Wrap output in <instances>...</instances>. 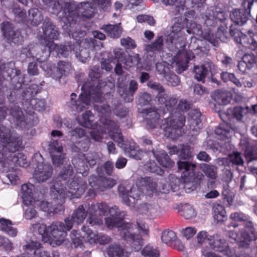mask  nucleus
I'll list each match as a JSON object with an SVG mask.
<instances>
[{
  "label": "nucleus",
  "instance_id": "37",
  "mask_svg": "<svg viewBox=\"0 0 257 257\" xmlns=\"http://www.w3.org/2000/svg\"><path fill=\"white\" fill-rule=\"evenodd\" d=\"M86 163L84 158H75L73 160V164L77 173L81 174L83 176L87 175L88 170V166L85 164Z\"/></svg>",
  "mask_w": 257,
  "mask_h": 257
},
{
  "label": "nucleus",
  "instance_id": "53",
  "mask_svg": "<svg viewBox=\"0 0 257 257\" xmlns=\"http://www.w3.org/2000/svg\"><path fill=\"white\" fill-rule=\"evenodd\" d=\"M140 59L138 55L136 54L134 56H128L125 59L124 67L125 69H127L138 65Z\"/></svg>",
  "mask_w": 257,
  "mask_h": 257
},
{
  "label": "nucleus",
  "instance_id": "26",
  "mask_svg": "<svg viewBox=\"0 0 257 257\" xmlns=\"http://www.w3.org/2000/svg\"><path fill=\"white\" fill-rule=\"evenodd\" d=\"M201 112L197 109H192L189 113L188 121L190 129L193 131L198 132L202 127L200 119Z\"/></svg>",
  "mask_w": 257,
  "mask_h": 257
},
{
  "label": "nucleus",
  "instance_id": "62",
  "mask_svg": "<svg viewBox=\"0 0 257 257\" xmlns=\"http://www.w3.org/2000/svg\"><path fill=\"white\" fill-rule=\"evenodd\" d=\"M70 237L72 240L73 243L76 245L78 246L82 243V238H86L85 234L82 237L80 233L76 230H73L70 233Z\"/></svg>",
  "mask_w": 257,
  "mask_h": 257
},
{
  "label": "nucleus",
  "instance_id": "8",
  "mask_svg": "<svg viewBox=\"0 0 257 257\" xmlns=\"http://www.w3.org/2000/svg\"><path fill=\"white\" fill-rule=\"evenodd\" d=\"M94 109L99 113V120L103 125V127L108 130V133L110 138L112 139L117 145L121 148H124L123 139L118 124L113 121L108 119L111 114V109L108 104L95 105Z\"/></svg>",
  "mask_w": 257,
  "mask_h": 257
},
{
  "label": "nucleus",
  "instance_id": "35",
  "mask_svg": "<svg viewBox=\"0 0 257 257\" xmlns=\"http://www.w3.org/2000/svg\"><path fill=\"white\" fill-rule=\"evenodd\" d=\"M215 101L219 105H226L230 101L229 93L226 91L217 90L213 94Z\"/></svg>",
  "mask_w": 257,
  "mask_h": 257
},
{
  "label": "nucleus",
  "instance_id": "24",
  "mask_svg": "<svg viewBox=\"0 0 257 257\" xmlns=\"http://www.w3.org/2000/svg\"><path fill=\"white\" fill-rule=\"evenodd\" d=\"M249 13L245 10L235 9L230 14L231 20L235 24L242 26L248 21Z\"/></svg>",
  "mask_w": 257,
  "mask_h": 257
},
{
  "label": "nucleus",
  "instance_id": "43",
  "mask_svg": "<svg viewBox=\"0 0 257 257\" xmlns=\"http://www.w3.org/2000/svg\"><path fill=\"white\" fill-rule=\"evenodd\" d=\"M179 212L180 215L186 219H191L196 215L194 209L188 204L182 205Z\"/></svg>",
  "mask_w": 257,
  "mask_h": 257
},
{
  "label": "nucleus",
  "instance_id": "12",
  "mask_svg": "<svg viewBox=\"0 0 257 257\" xmlns=\"http://www.w3.org/2000/svg\"><path fill=\"white\" fill-rule=\"evenodd\" d=\"M72 228V221L67 217L64 222H58L52 223L49 226L50 237L57 245H60L65 240L67 231Z\"/></svg>",
  "mask_w": 257,
  "mask_h": 257
},
{
  "label": "nucleus",
  "instance_id": "56",
  "mask_svg": "<svg viewBox=\"0 0 257 257\" xmlns=\"http://www.w3.org/2000/svg\"><path fill=\"white\" fill-rule=\"evenodd\" d=\"M145 169L152 173H156L159 175H162L164 173V171L159 166H158L155 162H150L145 165Z\"/></svg>",
  "mask_w": 257,
  "mask_h": 257
},
{
  "label": "nucleus",
  "instance_id": "21",
  "mask_svg": "<svg viewBox=\"0 0 257 257\" xmlns=\"http://www.w3.org/2000/svg\"><path fill=\"white\" fill-rule=\"evenodd\" d=\"M53 172V169L50 164H39L34 173V178L38 182H43L49 179Z\"/></svg>",
  "mask_w": 257,
  "mask_h": 257
},
{
  "label": "nucleus",
  "instance_id": "36",
  "mask_svg": "<svg viewBox=\"0 0 257 257\" xmlns=\"http://www.w3.org/2000/svg\"><path fill=\"white\" fill-rule=\"evenodd\" d=\"M89 184L90 188L89 189L88 195L93 197L96 195L97 191H103V189L98 184V178L94 176H91L89 178Z\"/></svg>",
  "mask_w": 257,
  "mask_h": 257
},
{
  "label": "nucleus",
  "instance_id": "22",
  "mask_svg": "<svg viewBox=\"0 0 257 257\" xmlns=\"http://www.w3.org/2000/svg\"><path fill=\"white\" fill-rule=\"evenodd\" d=\"M72 68L71 64L69 61H60L56 67L54 68L50 72V76L56 80H59L64 76H66Z\"/></svg>",
  "mask_w": 257,
  "mask_h": 257
},
{
  "label": "nucleus",
  "instance_id": "51",
  "mask_svg": "<svg viewBox=\"0 0 257 257\" xmlns=\"http://www.w3.org/2000/svg\"><path fill=\"white\" fill-rule=\"evenodd\" d=\"M240 43L246 47L254 51L257 49V42L252 38H248L246 36L242 37L240 39Z\"/></svg>",
  "mask_w": 257,
  "mask_h": 257
},
{
  "label": "nucleus",
  "instance_id": "61",
  "mask_svg": "<svg viewBox=\"0 0 257 257\" xmlns=\"http://www.w3.org/2000/svg\"><path fill=\"white\" fill-rule=\"evenodd\" d=\"M35 204L36 205H39V207L41 208V209L45 212H47L48 213L57 212V211H55V210L52 207L51 204H50L46 201L43 200L40 202L37 201L35 202V203H33L32 205Z\"/></svg>",
  "mask_w": 257,
  "mask_h": 257
},
{
  "label": "nucleus",
  "instance_id": "10",
  "mask_svg": "<svg viewBox=\"0 0 257 257\" xmlns=\"http://www.w3.org/2000/svg\"><path fill=\"white\" fill-rule=\"evenodd\" d=\"M228 236L229 238L236 241L239 247L247 248L249 242L257 239V231L253 227V223L248 221L245 224L244 230L241 231L240 235L232 230L229 231Z\"/></svg>",
  "mask_w": 257,
  "mask_h": 257
},
{
  "label": "nucleus",
  "instance_id": "39",
  "mask_svg": "<svg viewBox=\"0 0 257 257\" xmlns=\"http://www.w3.org/2000/svg\"><path fill=\"white\" fill-rule=\"evenodd\" d=\"M43 2L49 7H51L53 10V13L58 14L61 10H64V1H59L58 0H42Z\"/></svg>",
  "mask_w": 257,
  "mask_h": 257
},
{
  "label": "nucleus",
  "instance_id": "27",
  "mask_svg": "<svg viewBox=\"0 0 257 257\" xmlns=\"http://www.w3.org/2000/svg\"><path fill=\"white\" fill-rule=\"evenodd\" d=\"M108 257H128L130 253L119 244H110L106 249Z\"/></svg>",
  "mask_w": 257,
  "mask_h": 257
},
{
  "label": "nucleus",
  "instance_id": "2",
  "mask_svg": "<svg viewBox=\"0 0 257 257\" xmlns=\"http://www.w3.org/2000/svg\"><path fill=\"white\" fill-rule=\"evenodd\" d=\"M73 170L72 167L69 166L67 169L61 172L58 177V181L55 183L51 188V195L54 199L63 200L66 197L70 199L80 197L84 192L86 184L80 178H76L68 184L67 187L66 180L72 176Z\"/></svg>",
  "mask_w": 257,
  "mask_h": 257
},
{
  "label": "nucleus",
  "instance_id": "16",
  "mask_svg": "<svg viewBox=\"0 0 257 257\" xmlns=\"http://www.w3.org/2000/svg\"><path fill=\"white\" fill-rule=\"evenodd\" d=\"M213 240H210L209 244L211 247L217 251L222 252L228 257H250L248 254L238 256L228 247L227 243L224 239L217 236H213Z\"/></svg>",
  "mask_w": 257,
  "mask_h": 257
},
{
  "label": "nucleus",
  "instance_id": "4",
  "mask_svg": "<svg viewBox=\"0 0 257 257\" xmlns=\"http://www.w3.org/2000/svg\"><path fill=\"white\" fill-rule=\"evenodd\" d=\"M192 106V104L186 99L179 100L175 107V113H172V115L164 119V122L161 125L167 137L175 140L181 135L185 122V117L181 113L187 111Z\"/></svg>",
  "mask_w": 257,
  "mask_h": 257
},
{
  "label": "nucleus",
  "instance_id": "17",
  "mask_svg": "<svg viewBox=\"0 0 257 257\" xmlns=\"http://www.w3.org/2000/svg\"><path fill=\"white\" fill-rule=\"evenodd\" d=\"M81 229L85 233V237L90 244L98 243L100 245H104L111 241L109 236L102 233L93 232L88 226L84 225Z\"/></svg>",
  "mask_w": 257,
  "mask_h": 257
},
{
  "label": "nucleus",
  "instance_id": "34",
  "mask_svg": "<svg viewBox=\"0 0 257 257\" xmlns=\"http://www.w3.org/2000/svg\"><path fill=\"white\" fill-rule=\"evenodd\" d=\"M124 152L130 157L138 160H141L144 155L143 152L135 143L131 144L128 148H125Z\"/></svg>",
  "mask_w": 257,
  "mask_h": 257
},
{
  "label": "nucleus",
  "instance_id": "15",
  "mask_svg": "<svg viewBox=\"0 0 257 257\" xmlns=\"http://www.w3.org/2000/svg\"><path fill=\"white\" fill-rule=\"evenodd\" d=\"M2 30L3 35L9 43L16 44H21L23 38L19 30H15L13 25L9 22H5L2 24Z\"/></svg>",
  "mask_w": 257,
  "mask_h": 257
},
{
  "label": "nucleus",
  "instance_id": "47",
  "mask_svg": "<svg viewBox=\"0 0 257 257\" xmlns=\"http://www.w3.org/2000/svg\"><path fill=\"white\" fill-rule=\"evenodd\" d=\"M89 217L87 219V222L91 225L102 224V216H100L97 212L94 213V211L89 209Z\"/></svg>",
  "mask_w": 257,
  "mask_h": 257
},
{
  "label": "nucleus",
  "instance_id": "32",
  "mask_svg": "<svg viewBox=\"0 0 257 257\" xmlns=\"http://www.w3.org/2000/svg\"><path fill=\"white\" fill-rule=\"evenodd\" d=\"M0 229L9 235L15 237L17 234V229L12 226L11 220L4 218L0 219Z\"/></svg>",
  "mask_w": 257,
  "mask_h": 257
},
{
  "label": "nucleus",
  "instance_id": "18",
  "mask_svg": "<svg viewBox=\"0 0 257 257\" xmlns=\"http://www.w3.org/2000/svg\"><path fill=\"white\" fill-rule=\"evenodd\" d=\"M49 151L53 163L59 166L63 164L65 154L63 153V147L56 140H52L49 145Z\"/></svg>",
  "mask_w": 257,
  "mask_h": 257
},
{
  "label": "nucleus",
  "instance_id": "13",
  "mask_svg": "<svg viewBox=\"0 0 257 257\" xmlns=\"http://www.w3.org/2000/svg\"><path fill=\"white\" fill-rule=\"evenodd\" d=\"M96 102H102L103 97L102 96V93L98 90L96 93H93L89 91L88 93L81 94L78 100H75L76 98L75 93H72L71 95V104L75 107V109L78 112H80L84 109L87 108V106L90 104V96Z\"/></svg>",
  "mask_w": 257,
  "mask_h": 257
},
{
  "label": "nucleus",
  "instance_id": "19",
  "mask_svg": "<svg viewBox=\"0 0 257 257\" xmlns=\"http://www.w3.org/2000/svg\"><path fill=\"white\" fill-rule=\"evenodd\" d=\"M24 249L29 253L33 251L36 257H60L58 252L53 251L52 255L41 247V244L38 242L31 241L23 246Z\"/></svg>",
  "mask_w": 257,
  "mask_h": 257
},
{
  "label": "nucleus",
  "instance_id": "45",
  "mask_svg": "<svg viewBox=\"0 0 257 257\" xmlns=\"http://www.w3.org/2000/svg\"><path fill=\"white\" fill-rule=\"evenodd\" d=\"M142 254L145 257H159L160 251L158 247L148 244L143 249Z\"/></svg>",
  "mask_w": 257,
  "mask_h": 257
},
{
  "label": "nucleus",
  "instance_id": "40",
  "mask_svg": "<svg viewBox=\"0 0 257 257\" xmlns=\"http://www.w3.org/2000/svg\"><path fill=\"white\" fill-rule=\"evenodd\" d=\"M212 210L214 219L217 222L223 221L226 216V211L224 207L221 204H215L213 206Z\"/></svg>",
  "mask_w": 257,
  "mask_h": 257
},
{
  "label": "nucleus",
  "instance_id": "33",
  "mask_svg": "<svg viewBox=\"0 0 257 257\" xmlns=\"http://www.w3.org/2000/svg\"><path fill=\"white\" fill-rule=\"evenodd\" d=\"M87 213L82 205L79 206L78 208L73 212L71 217H69V219L72 220V225L74 222L77 224H81L85 219Z\"/></svg>",
  "mask_w": 257,
  "mask_h": 257
},
{
  "label": "nucleus",
  "instance_id": "55",
  "mask_svg": "<svg viewBox=\"0 0 257 257\" xmlns=\"http://www.w3.org/2000/svg\"><path fill=\"white\" fill-rule=\"evenodd\" d=\"M86 162L88 163L89 166H94L96 163L99 160V156L96 153H89L86 156L84 155L83 157Z\"/></svg>",
  "mask_w": 257,
  "mask_h": 257
},
{
  "label": "nucleus",
  "instance_id": "23",
  "mask_svg": "<svg viewBox=\"0 0 257 257\" xmlns=\"http://www.w3.org/2000/svg\"><path fill=\"white\" fill-rule=\"evenodd\" d=\"M157 98L159 104L164 106L168 111L172 112L175 110L178 101L176 96H169L167 94H159L157 96Z\"/></svg>",
  "mask_w": 257,
  "mask_h": 257
},
{
  "label": "nucleus",
  "instance_id": "31",
  "mask_svg": "<svg viewBox=\"0 0 257 257\" xmlns=\"http://www.w3.org/2000/svg\"><path fill=\"white\" fill-rule=\"evenodd\" d=\"M199 168L209 179L214 180L217 178V169L215 166L202 163L199 165Z\"/></svg>",
  "mask_w": 257,
  "mask_h": 257
},
{
  "label": "nucleus",
  "instance_id": "41",
  "mask_svg": "<svg viewBox=\"0 0 257 257\" xmlns=\"http://www.w3.org/2000/svg\"><path fill=\"white\" fill-rule=\"evenodd\" d=\"M249 110L248 107L236 106L233 109H228V112H231L233 118H235L238 120H241L242 117L246 114Z\"/></svg>",
  "mask_w": 257,
  "mask_h": 257
},
{
  "label": "nucleus",
  "instance_id": "60",
  "mask_svg": "<svg viewBox=\"0 0 257 257\" xmlns=\"http://www.w3.org/2000/svg\"><path fill=\"white\" fill-rule=\"evenodd\" d=\"M228 160L232 165H240L243 163L240 154L238 152H234L228 155Z\"/></svg>",
  "mask_w": 257,
  "mask_h": 257
},
{
  "label": "nucleus",
  "instance_id": "25",
  "mask_svg": "<svg viewBox=\"0 0 257 257\" xmlns=\"http://www.w3.org/2000/svg\"><path fill=\"white\" fill-rule=\"evenodd\" d=\"M34 189V186L30 183L24 184L22 186V197L25 205H32L33 203H35L33 196Z\"/></svg>",
  "mask_w": 257,
  "mask_h": 257
},
{
  "label": "nucleus",
  "instance_id": "1",
  "mask_svg": "<svg viewBox=\"0 0 257 257\" xmlns=\"http://www.w3.org/2000/svg\"><path fill=\"white\" fill-rule=\"evenodd\" d=\"M95 13V8L91 2H82L76 5L73 1L67 0L64 2V16L62 17L60 16L59 18L60 21L64 24L62 26L63 29L69 36L74 37L76 36L73 28L76 22L91 18Z\"/></svg>",
  "mask_w": 257,
  "mask_h": 257
},
{
  "label": "nucleus",
  "instance_id": "49",
  "mask_svg": "<svg viewBox=\"0 0 257 257\" xmlns=\"http://www.w3.org/2000/svg\"><path fill=\"white\" fill-rule=\"evenodd\" d=\"M179 158L182 160H189L191 158L190 147L188 145H179Z\"/></svg>",
  "mask_w": 257,
  "mask_h": 257
},
{
  "label": "nucleus",
  "instance_id": "7",
  "mask_svg": "<svg viewBox=\"0 0 257 257\" xmlns=\"http://www.w3.org/2000/svg\"><path fill=\"white\" fill-rule=\"evenodd\" d=\"M43 31L44 39L41 40V43L48 48L49 52L55 51L60 56L66 57L69 52L72 50L74 51V47L79 46L76 42L73 46L60 45L58 46L53 42V40H57L59 36V33L57 28L49 20H45L42 27Z\"/></svg>",
  "mask_w": 257,
  "mask_h": 257
},
{
  "label": "nucleus",
  "instance_id": "64",
  "mask_svg": "<svg viewBox=\"0 0 257 257\" xmlns=\"http://www.w3.org/2000/svg\"><path fill=\"white\" fill-rule=\"evenodd\" d=\"M86 132L85 130L81 128H76L69 131V135L72 138V140L77 138H82L85 136Z\"/></svg>",
  "mask_w": 257,
  "mask_h": 257
},
{
  "label": "nucleus",
  "instance_id": "46",
  "mask_svg": "<svg viewBox=\"0 0 257 257\" xmlns=\"http://www.w3.org/2000/svg\"><path fill=\"white\" fill-rule=\"evenodd\" d=\"M10 112L12 116L15 119L18 125L23 122L24 116L23 112L19 106L15 105L12 106L10 108Z\"/></svg>",
  "mask_w": 257,
  "mask_h": 257
},
{
  "label": "nucleus",
  "instance_id": "59",
  "mask_svg": "<svg viewBox=\"0 0 257 257\" xmlns=\"http://www.w3.org/2000/svg\"><path fill=\"white\" fill-rule=\"evenodd\" d=\"M115 183V181L110 178L98 179V184L101 187V188L103 189V191L105 189L112 188Z\"/></svg>",
  "mask_w": 257,
  "mask_h": 257
},
{
  "label": "nucleus",
  "instance_id": "20",
  "mask_svg": "<svg viewBox=\"0 0 257 257\" xmlns=\"http://www.w3.org/2000/svg\"><path fill=\"white\" fill-rule=\"evenodd\" d=\"M219 115L222 121L225 123V125L224 124H220L216 128L215 133L218 135L223 136L228 140L230 137L229 132L231 128L228 121L232 118L231 113L228 112V109L226 111L220 112Z\"/></svg>",
  "mask_w": 257,
  "mask_h": 257
},
{
  "label": "nucleus",
  "instance_id": "38",
  "mask_svg": "<svg viewBox=\"0 0 257 257\" xmlns=\"http://www.w3.org/2000/svg\"><path fill=\"white\" fill-rule=\"evenodd\" d=\"M193 73L195 78L198 81H204L208 74V70L204 65H196L194 67Z\"/></svg>",
  "mask_w": 257,
  "mask_h": 257
},
{
  "label": "nucleus",
  "instance_id": "52",
  "mask_svg": "<svg viewBox=\"0 0 257 257\" xmlns=\"http://www.w3.org/2000/svg\"><path fill=\"white\" fill-rule=\"evenodd\" d=\"M177 236L174 231L172 230H165L163 232L161 239L166 244H169L176 240Z\"/></svg>",
  "mask_w": 257,
  "mask_h": 257
},
{
  "label": "nucleus",
  "instance_id": "14",
  "mask_svg": "<svg viewBox=\"0 0 257 257\" xmlns=\"http://www.w3.org/2000/svg\"><path fill=\"white\" fill-rule=\"evenodd\" d=\"M138 181L136 185H133L131 189L130 192L122 185H119L118 188V191L120 197H121L122 201L126 205L133 206L136 201L141 199L143 196V192L142 188L138 187Z\"/></svg>",
  "mask_w": 257,
  "mask_h": 257
},
{
  "label": "nucleus",
  "instance_id": "9",
  "mask_svg": "<svg viewBox=\"0 0 257 257\" xmlns=\"http://www.w3.org/2000/svg\"><path fill=\"white\" fill-rule=\"evenodd\" d=\"M177 166L179 170H184L181 178L184 183L185 189L188 190L189 192L195 189L204 178L202 173L194 172L196 167V164L188 161H179L177 162Z\"/></svg>",
  "mask_w": 257,
  "mask_h": 257
},
{
  "label": "nucleus",
  "instance_id": "6",
  "mask_svg": "<svg viewBox=\"0 0 257 257\" xmlns=\"http://www.w3.org/2000/svg\"><path fill=\"white\" fill-rule=\"evenodd\" d=\"M184 29L183 25L181 23H175L172 27V31L168 37L172 44L177 45L176 41L183 44V47H180L176 55L174 57V61L176 63L177 67V71L181 73L186 70L188 67V63L190 60L194 58V55L192 52L187 51L185 49V34L182 31Z\"/></svg>",
  "mask_w": 257,
  "mask_h": 257
},
{
  "label": "nucleus",
  "instance_id": "29",
  "mask_svg": "<svg viewBox=\"0 0 257 257\" xmlns=\"http://www.w3.org/2000/svg\"><path fill=\"white\" fill-rule=\"evenodd\" d=\"M153 155L160 165L165 168H171L175 163L171 161L166 152L163 150L152 151Z\"/></svg>",
  "mask_w": 257,
  "mask_h": 257
},
{
  "label": "nucleus",
  "instance_id": "57",
  "mask_svg": "<svg viewBox=\"0 0 257 257\" xmlns=\"http://www.w3.org/2000/svg\"><path fill=\"white\" fill-rule=\"evenodd\" d=\"M230 219L234 221H242L243 225L245 227V224L246 222L250 221L248 220L247 216L240 212H233L230 214Z\"/></svg>",
  "mask_w": 257,
  "mask_h": 257
},
{
  "label": "nucleus",
  "instance_id": "54",
  "mask_svg": "<svg viewBox=\"0 0 257 257\" xmlns=\"http://www.w3.org/2000/svg\"><path fill=\"white\" fill-rule=\"evenodd\" d=\"M29 13L37 14L36 16L33 17V18H31L30 19L32 21V24L34 26L38 25L43 20V17L38 9H32L29 11Z\"/></svg>",
  "mask_w": 257,
  "mask_h": 257
},
{
  "label": "nucleus",
  "instance_id": "44",
  "mask_svg": "<svg viewBox=\"0 0 257 257\" xmlns=\"http://www.w3.org/2000/svg\"><path fill=\"white\" fill-rule=\"evenodd\" d=\"M163 37L159 36L152 44L146 46V50L151 52L160 51L163 49Z\"/></svg>",
  "mask_w": 257,
  "mask_h": 257
},
{
  "label": "nucleus",
  "instance_id": "58",
  "mask_svg": "<svg viewBox=\"0 0 257 257\" xmlns=\"http://www.w3.org/2000/svg\"><path fill=\"white\" fill-rule=\"evenodd\" d=\"M187 32L189 34H193L198 36H201L203 34L201 26L195 22L190 24Z\"/></svg>",
  "mask_w": 257,
  "mask_h": 257
},
{
  "label": "nucleus",
  "instance_id": "50",
  "mask_svg": "<svg viewBox=\"0 0 257 257\" xmlns=\"http://www.w3.org/2000/svg\"><path fill=\"white\" fill-rule=\"evenodd\" d=\"M242 61L239 62L237 65V68L239 72L242 73H244L247 67L246 63H248L249 64H252L254 60L253 57L250 55H244L243 57Z\"/></svg>",
  "mask_w": 257,
  "mask_h": 257
},
{
  "label": "nucleus",
  "instance_id": "3",
  "mask_svg": "<svg viewBox=\"0 0 257 257\" xmlns=\"http://www.w3.org/2000/svg\"><path fill=\"white\" fill-rule=\"evenodd\" d=\"M0 141L6 144L5 145L0 144V163L9 160L22 167L28 166L25 155L22 153L14 154L22 146V141L20 138L0 125Z\"/></svg>",
  "mask_w": 257,
  "mask_h": 257
},
{
  "label": "nucleus",
  "instance_id": "11",
  "mask_svg": "<svg viewBox=\"0 0 257 257\" xmlns=\"http://www.w3.org/2000/svg\"><path fill=\"white\" fill-rule=\"evenodd\" d=\"M93 118L94 115L92 112L87 110L81 116L78 117L77 120L80 125L92 130L90 134L92 139L96 141H100L103 138V134L106 133V130H103L102 126L93 123Z\"/></svg>",
  "mask_w": 257,
  "mask_h": 257
},
{
  "label": "nucleus",
  "instance_id": "30",
  "mask_svg": "<svg viewBox=\"0 0 257 257\" xmlns=\"http://www.w3.org/2000/svg\"><path fill=\"white\" fill-rule=\"evenodd\" d=\"M138 183L140 186L146 188L148 195H152L157 192V183L150 177L141 178L138 180Z\"/></svg>",
  "mask_w": 257,
  "mask_h": 257
},
{
  "label": "nucleus",
  "instance_id": "42",
  "mask_svg": "<svg viewBox=\"0 0 257 257\" xmlns=\"http://www.w3.org/2000/svg\"><path fill=\"white\" fill-rule=\"evenodd\" d=\"M104 31L112 38H117L120 36L122 29L119 25H108L104 27Z\"/></svg>",
  "mask_w": 257,
  "mask_h": 257
},
{
  "label": "nucleus",
  "instance_id": "63",
  "mask_svg": "<svg viewBox=\"0 0 257 257\" xmlns=\"http://www.w3.org/2000/svg\"><path fill=\"white\" fill-rule=\"evenodd\" d=\"M34 228H36L38 226V230L40 234L42 237H49L50 236V229L49 226L47 227L44 224H38L33 225Z\"/></svg>",
  "mask_w": 257,
  "mask_h": 257
},
{
  "label": "nucleus",
  "instance_id": "5",
  "mask_svg": "<svg viewBox=\"0 0 257 257\" xmlns=\"http://www.w3.org/2000/svg\"><path fill=\"white\" fill-rule=\"evenodd\" d=\"M118 209L115 206L109 209L111 217L105 219V224L110 228L116 227L118 228L120 234L129 243L131 247L135 250H139L143 244V239L140 235H135L133 233L131 224L124 223L122 219H119L117 215Z\"/></svg>",
  "mask_w": 257,
  "mask_h": 257
},
{
  "label": "nucleus",
  "instance_id": "28",
  "mask_svg": "<svg viewBox=\"0 0 257 257\" xmlns=\"http://www.w3.org/2000/svg\"><path fill=\"white\" fill-rule=\"evenodd\" d=\"M160 115L154 108H150L147 110L144 121L149 127L153 128L159 125Z\"/></svg>",
  "mask_w": 257,
  "mask_h": 257
},
{
  "label": "nucleus",
  "instance_id": "48",
  "mask_svg": "<svg viewBox=\"0 0 257 257\" xmlns=\"http://www.w3.org/2000/svg\"><path fill=\"white\" fill-rule=\"evenodd\" d=\"M89 209L94 213L97 212L100 216H103L107 211L108 207L105 203L101 202L92 204Z\"/></svg>",
  "mask_w": 257,
  "mask_h": 257
}]
</instances>
